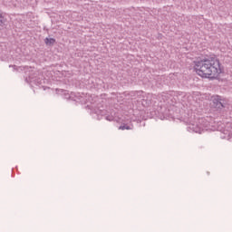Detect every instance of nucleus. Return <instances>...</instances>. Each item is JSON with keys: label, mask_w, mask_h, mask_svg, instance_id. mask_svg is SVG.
Instances as JSON below:
<instances>
[{"label": "nucleus", "mask_w": 232, "mask_h": 232, "mask_svg": "<svg viewBox=\"0 0 232 232\" xmlns=\"http://www.w3.org/2000/svg\"><path fill=\"white\" fill-rule=\"evenodd\" d=\"M14 70H15V65L13 66Z\"/></svg>", "instance_id": "nucleus-16"}, {"label": "nucleus", "mask_w": 232, "mask_h": 232, "mask_svg": "<svg viewBox=\"0 0 232 232\" xmlns=\"http://www.w3.org/2000/svg\"><path fill=\"white\" fill-rule=\"evenodd\" d=\"M106 121H109L110 122H111L115 118L113 116H106L105 117Z\"/></svg>", "instance_id": "nucleus-10"}, {"label": "nucleus", "mask_w": 232, "mask_h": 232, "mask_svg": "<svg viewBox=\"0 0 232 232\" xmlns=\"http://www.w3.org/2000/svg\"><path fill=\"white\" fill-rule=\"evenodd\" d=\"M72 94L67 93L65 92V99H72L73 100V97L72 96Z\"/></svg>", "instance_id": "nucleus-11"}, {"label": "nucleus", "mask_w": 232, "mask_h": 232, "mask_svg": "<svg viewBox=\"0 0 232 232\" xmlns=\"http://www.w3.org/2000/svg\"><path fill=\"white\" fill-rule=\"evenodd\" d=\"M104 115V111L100 110V109H94L92 111V117L94 119H97L98 121H101L102 119V116Z\"/></svg>", "instance_id": "nucleus-6"}, {"label": "nucleus", "mask_w": 232, "mask_h": 232, "mask_svg": "<svg viewBox=\"0 0 232 232\" xmlns=\"http://www.w3.org/2000/svg\"><path fill=\"white\" fill-rule=\"evenodd\" d=\"M130 95L131 96V99H140L142 106L145 108H148L150 104H151V94H147L146 92L142 91H134L130 92Z\"/></svg>", "instance_id": "nucleus-3"}, {"label": "nucleus", "mask_w": 232, "mask_h": 232, "mask_svg": "<svg viewBox=\"0 0 232 232\" xmlns=\"http://www.w3.org/2000/svg\"><path fill=\"white\" fill-rule=\"evenodd\" d=\"M119 130H133V125L123 124L119 127Z\"/></svg>", "instance_id": "nucleus-9"}, {"label": "nucleus", "mask_w": 232, "mask_h": 232, "mask_svg": "<svg viewBox=\"0 0 232 232\" xmlns=\"http://www.w3.org/2000/svg\"><path fill=\"white\" fill-rule=\"evenodd\" d=\"M3 18V14H0V19H2Z\"/></svg>", "instance_id": "nucleus-15"}, {"label": "nucleus", "mask_w": 232, "mask_h": 232, "mask_svg": "<svg viewBox=\"0 0 232 232\" xmlns=\"http://www.w3.org/2000/svg\"><path fill=\"white\" fill-rule=\"evenodd\" d=\"M212 102L214 108H216L217 110H222V108H226V106H227V102H226V100H224L222 96L218 95L212 97Z\"/></svg>", "instance_id": "nucleus-4"}, {"label": "nucleus", "mask_w": 232, "mask_h": 232, "mask_svg": "<svg viewBox=\"0 0 232 232\" xmlns=\"http://www.w3.org/2000/svg\"><path fill=\"white\" fill-rule=\"evenodd\" d=\"M44 43L47 46H53V44H55V39L54 38H45Z\"/></svg>", "instance_id": "nucleus-8"}, {"label": "nucleus", "mask_w": 232, "mask_h": 232, "mask_svg": "<svg viewBox=\"0 0 232 232\" xmlns=\"http://www.w3.org/2000/svg\"><path fill=\"white\" fill-rule=\"evenodd\" d=\"M188 131L190 133H204L208 130H213L211 122H209L208 118H198L196 120H189L188 125L187 127Z\"/></svg>", "instance_id": "nucleus-2"}, {"label": "nucleus", "mask_w": 232, "mask_h": 232, "mask_svg": "<svg viewBox=\"0 0 232 232\" xmlns=\"http://www.w3.org/2000/svg\"><path fill=\"white\" fill-rule=\"evenodd\" d=\"M220 138L227 139V140L232 142V132H230L229 130H224L220 133Z\"/></svg>", "instance_id": "nucleus-7"}, {"label": "nucleus", "mask_w": 232, "mask_h": 232, "mask_svg": "<svg viewBox=\"0 0 232 232\" xmlns=\"http://www.w3.org/2000/svg\"><path fill=\"white\" fill-rule=\"evenodd\" d=\"M89 82H93V79H90V80H89Z\"/></svg>", "instance_id": "nucleus-13"}, {"label": "nucleus", "mask_w": 232, "mask_h": 232, "mask_svg": "<svg viewBox=\"0 0 232 232\" xmlns=\"http://www.w3.org/2000/svg\"><path fill=\"white\" fill-rule=\"evenodd\" d=\"M161 97L163 98V101H168L169 96L168 94H162Z\"/></svg>", "instance_id": "nucleus-12"}, {"label": "nucleus", "mask_w": 232, "mask_h": 232, "mask_svg": "<svg viewBox=\"0 0 232 232\" xmlns=\"http://www.w3.org/2000/svg\"><path fill=\"white\" fill-rule=\"evenodd\" d=\"M91 88H95V84L92 85Z\"/></svg>", "instance_id": "nucleus-14"}, {"label": "nucleus", "mask_w": 232, "mask_h": 232, "mask_svg": "<svg viewBox=\"0 0 232 232\" xmlns=\"http://www.w3.org/2000/svg\"><path fill=\"white\" fill-rule=\"evenodd\" d=\"M194 69L199 77L209 79L210 77H218L222 73L220 61L217 57L204 58L195 62Z\"/></svg>", "instance_id": "nucleus-1"}, {"label": "nucleus", "mask_w": 232, "mask_h": 232, "mask_svg": "<svg viewBox=\"0 0 232 232\" xmlns=\"http://www.w3.org/2000/svg\"><path fill=\"white\" fill-rule=\"evenodd\" d=\"M25 81H26V82L31 84V86H33V84H35V86H39V85L43 84V80L38 78L37 73H34V72H31L29 74V77L25 78Z\"/></svg>", "instance_id": "nucleus-5"}]
</instances>
